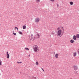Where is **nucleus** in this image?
<instances>
[{"mask_svg":"<svg viewBox=\"0 0 79 79\" xmlns=\"http://www.w3.org/2000/svg\"><path fill=\"white\" fill-rule=\"evenodd\" d=\"M38 48H39V47H38V46L36 45L34 46L33 47V49L35 52H37V50H38Z\"/></svg>","mask_w":79,"mask_h":79,"instance_id":"nucleus-1","label":"nucleus"},{"mask_svg":"<svg viewBox=\"0 0 79 79\" xmlns=\"http://www.w3.org/2000/svg\"><path fill=\"white\" fill-rule=\"evenodd\" d=\"M40 21V19H39V18H36L35 19V23H38Z\"/></svg>","mask_w":79,"mask_h":79,"instance_id":"nucleus-2","label":"nucleus"},{"mask_svg":"<svg viewBox=\"0 0 79 79\" xmlns=\"http://www.w3.org/2000/svg\"><path fill=\"white\" fill-rule=\"evenodd\" d=\"M61 34V30H59L57 31V35L60 36V35Z\"/></svg>","mask_w":79,"mask_h":79,"instance_id":"nucleus-3","label":"nucleus"},{"mask_svg":"<svg viewBox=\"0 0 79 79\" xmlns=\"http://www.w3.org/2000/svg\"><path fill=\"white\" fill-rule=\"evenodd\" d=\"M73 69L74 71H77L78 69V67L77 65H74V66H73Z\"/></svg>","mask_w":79,"mask_h":79,"instance_id":"nucleus-4","label":"nucleus"},{"mask_svg":"<svg viewBox=\"0 0 79 79\" xmlns=\"http://www.w3.org/2000/svg\"><path fill=\"white\" fill-rule=\"evenodd\" d=\"M6 54L7 58H10V55L8 54V52H7Z\"/></svg>","mask_w":79,"mask_h":79,"instance_id":"nucleus-5","label":"nucleus"},{"mask_svg":"<svg viewBox=\"0 0 79 79\" xmlns=\"http://www.w3.org/2000/svg\"><path fill=\"white\" fill-rule=\"evenodd\" d=\"M33 36V35L31 34V37H30V38H29L31 40H32V39H33V37H32Z\"/></svg>","mask_w":79,"mask_h":79,"instance_id":"nucleus-6","label":"nucleus"},{"mask_svg":"<svg viewBox=\"0 0 79 79\" xmlns=\"http://www.w3.org/2000/svg\"><path fill=\"white\" fill-rule=\"evenodd\" d=\"M76 36H75V35H74L73 37V40H76Z\"/></svg>","mask_w":79,"mask_h":79,"instance_id":"nucleus-7","label":"nucleus"},{"mask_svg":"<svg viewBox=\"0 0 79 79\" xmlns=\"http://www.w3.org/2000/svg\"><path fill=\"white\" fill-rule=\"evenodd\" d=\"M26 28V25L23 26V29H25Z\"/></svg>","mask_w":79,"mask_h":79,"instance_id":"nucleus-8","label":"nucleus"},{"mask_svg":"<svg viewBox=\"0 0 79 79\" xmlns=\"http://www.w3.org/2000/svg\"><path fill=\"white\" fill-rule=\"evenodd\" d=\"M70 42L71 43H74V40H70Z\"/></svg>","mask_w":79,"mask_h":79,"instance_id":"nucleus-9","label":"nucleus"},{"mask_svg":"<svg viewBox=\"0 0 79 79\" xmlns=\"http://www.w3.org/2000/svg\"><path fill=\"white\" fill-rule=\"evenodd\" d=\"M56 58H58V54H56L55 55Z\"/></svg>","mask_w":79,"mask_h":79,"instance_id":"nucleus-10","label":"nucleus"},{"mask_svg":"<svg viewBox=\"0 0 79 79\" xmlns=\"http://www.w3.org/2000/svg\"><path fill=\"white\" fill-rule=\"evenodd\" d=\"M70 5H73V2H70Z\"/></svg>","mask_w":79,"mask_h":79,"instance_id":"nucleus-11","label":"nucleus"},{"mask_svg":"<svg viewBox=\"0 0 79 79\" xmlns=\"http://www.w3.org/2000/svg\"><path fill=\"white\" fill-rule=\"evenodd\" d=\"M76 37L77 39H79V34H77L76 35Z\"/></svg>","mask_w":79,"mask_h":79,"instance_id":"nucleus-12","label":"nucleus"},{"mask_svg":"<svg viewBox=\"0 0 79 79\" xmlns=\"http://www.w3.org/2000/svg\"><path fill=\"white\" fill-rule=\"evenodd\" d=\"M13 34L14 35H16V33H14V31H13Z\"/></svg>","mask_w":79,"mask_h":79,"instance_id":"nucleus-13","label":"nucleus"},{"mask_svg":"<svg viewBox=\"0 0 79 79\" xmlns=\"http://www.w3.org/2000/svg\"><path fill=\"white\" fill-rule=\"evenodd\" d=\"M35 64H36V65H38V64H39V62H38V61H37L36 62Z\"/></svg>","mask_w":79,"mask_h":79,"instance_id":"nucleus-14","label":"nucleus"},{"mask_svg":"<svg viewBox=\"0 0 79 79\" xmlns=\"http://www.w3.org/2000/svg\"><path fill=\"white\" fill-rule=\"evenodd\" d=\"M19 33L20 34H23V33L22 32H21V31H19Z\"/></svg>","mask_w":79,"mask_h":79,"instance_id":"nucleus-15","label":"nucleus"},{"mask_svg":"<svg viewBox=\"0 0 79 79\" xmlns=\"http://www.w3.org/2000/svg\"><path fill=\"white\" fill-rule=\"evenodd\" d=\"M76 54H77V53L76 52H75L74 53V55L75 56H76Z\"/></svg>","mask_w":79,"mask_h":79,"instance_id":"nucleus-16","label":"nucleus"},{"mask_svg":"<svg viewBox=\"0 0 79 79\" xmlns=\"http://www.w3.org/2000/svg\"><path fill=\"white\" fill-rule=\"evenodd\" d=\"M37 35L38 37V38H39V37H40V35L39 34H37Z\"/></svg>","mask_w":79,"mask_h":79,"instance_id":"nucleus-17","label":"nucleus"},{"mask_svg":"<svg viewBox=\"0 0 79 79\" xmlns=\"http://www.w3.org/2000/svg\"><path fill=\"white\" fill-rule=\"evenodd\" d=\"M25 50H29V48H25Z\"/></svg>","mask_w":79,"mask_h":79,"instance_id":"nucleus-18","label":"nucleus"},{"mask_svg":"<svg viewBox=\"0 0 79 79\" xmlns=\"http://www.w3.org/2000/svg\"><path fill=\"white\" fill-rule=\"evenodd\" d=\"M22 63V62H17V63H18L19 64V63Z\"/></svg>","mask_w":79,"mask_h":79,"instance_id":"nucleus-19","label":"nucleus"},{"mask_svg":"<svg viewBox=\"0 0 79 79\" xmlns=\"http://www.w3.org/2000/svg\"><path fill=\"white\" fill-rule=\"evenodd\" d=\"M40 0H36L38 2H40Z\"/></svg>","mask_w":79,"mask_h":79,"instance_id":"nucleus-20","label":"nucleus"},{"mask_svg":"<svg viewBox=\"0 0 79 79\" xmlns=\"http://www.w3.org/2000/svg\"><path fill=\"white\" fill-rule=\"evenodd\" d=\"M41 69H42V70H43V71H44V73H45V71H44V69H43V68H41Z\"/></svg>","mask_w":79,"mask_h":79,"instance_id":"nucleus-21","label":"nucleus"},{"mask_svg":"<svg viewBox=\"0 0 79 79\" xmlns=\"http://www.w3.org/2000/svg\"><path fill=\"white\" fill-rule=\"evenodd\" d=\"M18 29V28H17V27H15V29Z\"/></svg>","mask_w":79,"mask_h":79,"instance_id":"nucleus-22","label":"nucleus"},{"mask_svg":"<svg viewBox=\"0 0 79 79\" xmlns=\"http://www.w3.org/2000/svg\"><path fill=\"white\" fill-rule=\"evenodd\" d=\"M60 27H58L57 28V30H59V29H60Z\"/></svg>","mask_w":79,"mask_h":79,"instance_id":"nucleus-23","label":"nucleus"},{"mask_svg":"<svg viewBox=\"0 0 79 79\" xmlns=\"http://www.w3.org/2000/svg\"><path fill=\"white\" fill-rule=\"evenodd\" d=\"M57 7H58L59 6V5H58V4L57 3Z\"/></svg>","mask_w":79,"mask_h":79,"instance_id":"nucleus-24","label":"nucleus"},{"mask_svg":"<svg viewBox=\"0 0 79 79\" xmlns=\"http://www.w3.org/2000/svg\"><path fill=\"white\" fill-rule=\"evenodd\" d=\"M62 29L63 30V32H64V29L63 28V27H62Z\"/></svg>","mask_w":79,"mask_h":79,"instance_id":"nucleus-25","label":"nucleus"},{"mask_svg":"<svg viewBox=\"0 0 79 79\" xmlns=\"http://www.w3.org/2000/svg\"><path fill=\"white\" fill-rule=\"evenodd\" d=\"M51 2H54L55 0H50Z\"/></svg>","mask_w":79,"mask_h":79,"instance_id":"nucleus-26","label":"nucleus"},{"mask_svg":"<svg viewBox=\"0 0 79 79\" xmlns=\"http://www.w3.org/2000/svg\"><path fill=\"white\" fill-rule=\"evenodd\" d=\"M1 61H0V66L1 65Z\"/></svg>","mask_w":79,"mask_h":79,"instance_id":"nucleus-27","label":"nucleus"},{"mask_svg":"<svg viewBox=\"0 0 79 79\" xmlns=\"http://www.w3.org/2000/svg\"><path fill=\"white\" fill-rule=\"evenodd\" d=\"M34 78V79H36V77H33Z\"/></svg>","mask_w":79,"mask_h":79,"instance_id":"nucleus-28","label":"nucleus"},{"mask_svg":"<svg viewBox=\"0 0 79 79\" xmlns=\"http://www.w3.org/2000/svg\"><path fill=\"white\" fill-rule=\"evenodd\" d=\"M34 39V40H35V37H34V39Z\"/></svg>","mask_w":79,"mask_h":79,"instance_id":"nucleus-29","label":"nucleus"},{"mask_svg":"<svg viewBox=\"0 0 79 79\" xmlns=\"http://www.w3.org/2000/svg\"><path fill=\"white\" fill-rule=\"evenodd\" d=\"M63 34H62V35H61V36H62V35H63Z\"/></svg>","mask_w":79,"mask_h":79,"instance_id":"nucleus-30","label":"nucleus"},{"mask_svg":"<svg viewBox=\"0 0 79 79\" xmlns=\"http://www.w3.org/2000/svg\"><path fill=\"white\" fill-rule=\"evenodd\" d=\"M52 32V34H53V32Z\"/></svg>","mask_w":79,"mask_h":79,"instance_id":"nucleus-31","label":"nucleus"},{"mask_svg":"<svg viewBox=\"0 0 79 79\" xmlns=\"http://www.w3.org/2000/svg\"><path fill=\"white\" fill-rule=\"evenodd\" d=\"M17 31H18V28L17 29Z\"/></svg>","mask_w":79,"mask_h":79,"instance_id":"nucleus-32","label":"nucleus"},{"mask_svg":"<svg viewBox=\"0 0 79 79\" xmlns=\"http://www.w3.org/2000/svg\"><path fill=\"white\" fill-rule=\"evenodd\" d=\"M61 36H62L61 35V36H60V37H61Z\"/></svg>","mask_w":79,"mask_h":79,"instance_id":"nucleus-33","label":"nucleus"},{"mask_svg":"<svg viewBox=\"0 0 79 79\" xmlns=\"http://www.w3.org/2000/svg\"><path fill=\"white\" fill-rule=\"evenodd\" d=\"M29 56H30V55H29Z\"/></svg>","mask_w":79,"mask_h":79,"instance_id":"nucleus-34","label":"nucleus"}]
</instances>
